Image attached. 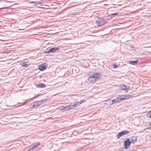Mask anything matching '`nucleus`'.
I'll return each mask as SVG.
<instances>
[{
  "mask_svg": "<svg viewBox=\"0 0 151 151\" xmlns=\"http://www.w3.org/2000/svg\"><path fill=\"white\" fill-rule=\"evenodd\" d=\"M131 139V141H130V144L134 143L135 142V141L134 140L132 139Z\"/></svg>",
  "mask_w": 151,
  "mask_h": 151,
  "instance_id": "nucleus-29",
  "label": "nucleus"
},
{
  "mask_svg": "<svg viewBox=\"0 0 151 151\" xmlns=\"http://www.w3.org/2000/svg\"><path fill=\"white\" fill-rule=\"evenodd\" d=\"M88 80L91 83H95V82L96 81V79H95L93 78L92 76L89 77Z\"/></svg>",
  "mask_w": 151,
  "mask_h": 151,
  "instance_id": "nucleus-12",
  "label": "nucleus"
},
{
  "mask_svg": "<svg viewBox=\"0 0 151 151\" xmlns=\"http://www.w3.org/2000/svg\"><path fill=\"white\" fill-rule=\"evenodd\" d=\"M118 14H119L118 13H115L112 14L111 15H109V16H110V17H111V19L112 18V16L117 15Z\"/></svg>",
  "mask_w": 151,
  "mask_h": 151,
  "instance_id": "nucleus-22",
  "label": "nucleus"
},
{
  "mask_svg": "<svg viewBox=\"0 0 151 151\" xmlns=\"http://www.w3.org/2000/svg\"><path fill=\"white\" fill-rule=\"evenodd\" d=\"M40 145V143L39 142L35 143V145L33 146L32 147L33 149L37 148L39 145Z\"/></svg>",
  "mask_w": 151,
  "mask_h": 151,
  "instance_id": "nucleus-17",
  "label": "nucleus"
},
{
  "mask_svg": "<svg viewBox=\"0 0 151 151\" xmlns=\"http://www.w3.org/2000/svg\"><path fill=\"white\" fill-rule=\"evenodd\" d=\"M125 96L124 95H119L118 96V97L119 99V100L120 102L121 101L126 100Z\"/></svg>",
  "mask_w": 151,
  "mask_h": 151,
  "instance_id": "nucleus-10",
  "label": "nucleus"
},
{
  "mask_svg": "<svg viewBox=\"0 0 151 151\" xmlns=\"http://www.w3.org/2000/svg\"><path fill=\"white\" fill-rule=\"evenodd\" d=\"M40 95V94H38V95H37V96H35V97H34L32 98V99H35V98H36L38 96H39V95Z\"/></svg>",
  "mask_w": 151,
  "mask_h": 151,
  "instance_id": "nucleus-35",
  "label": "nucleus"
},
{
  "mask_svg": "<svg viewBox=\"0 0 151 151\" xmlns=\"http://www.w3.org/2000/svg\"><path fill=\"white\" fill-rule=\"evenodd\" d=\"M126 99L128 100L129 98L132 97V96L129 95H124Z\"/></svg>",
  "mask_w": 151,
  "mask_h": 151,
  "instance_id": "nucleus-18",
  "label": "nucleus"
},
{
  "mask_svg": "<svg viewBox=\"0 0 151 151\" xmlns=\"http://www.w3.org/2000/svg\"><path fill=\"white\" fill-rule=\"evenodd\" d=\"M65 107V111H68L70 110L68 106H67Z\"/></svg>",
  "mask_w": 151,
  "mask_h": 151,
  "instance_id": "nucleus-25",
  "label": "nucleus"
},
{
  "mask_svg": "<svg viewBox=\"0 0 151 151\" xmlns=\"http://www.w3.org/2000/svg\"><path fill=\"white\" fill-rule=\"evenodd\" d=\"M132 47L133 48H134V47L133 46ZM131 48H132V47H131Z\"/></svg>",
  "mask_w": 151,
  "mask_h": 151,
  "instance_id": "nucleus-39",
  "label": "nucleus"
},
{
  "mask_svg": "<svg viewBox=\"0 0 151 151\" xmlns=\"http://www.w3.org/2000/svg\"><path fill=\"white\" fill-rule=\"evenodd\" d=\"M48 64L46 63H42L38 66V69L41 71L46 70L48 66Z\"/></svg>",
  "mask_w": 151,
  "mask_h": 151,
  "instance_id": "nucleus-2",
  "label": "nucleus"
},
{
  "mask_svg": "<svg viewBox=\"0 0 151 151\" xmlns=\"http://www.w3.org/2000/svg\"><path fill=\"white\" fill-rule=\"evenodd\" d=\"M47 99H44L41 100L39 101L40 102V103L41 104L44 101H46Z\"/></svg>",
  "mask_w": 151,
  "mask_h": 151,
  "instance_id": "nucleus-27",
  "label": "nucleus"
},
{
  "mask_svg": "<svg viewBox=\"0 0 151 151\" xmlns=\"http://www.w3.org/2000/svg\"><path fill=\"white\" fill-rule=\"evenodd\" d=\"M28 60L27 59H25L22 60V61H20V63L24 62H27V63L28 62Z\"/></svg>",
  "mask_w": 151,
  "mask_h": 151,
  "instance_id": "nucleus-23",
  "label": "nucleus"
},
{
  "mask_svg": "<svg viewBox=\"0 0 151 151\" xmlns=\"http://www.w3.org/2000/svg\"><path fill=\"white\" fill-rule=\"evenodd\" d=\"M121 89L122 90H123V91H125V92L126 93L129 90V89H128L127 88H121Z\"/></svg>",
  "mask_w": 151,
  "mask_h": 151,
  "instance_id": "nucleus-21",
  "label": "nucleus"
},
{
  "mask_svg": "<svg viewBox=\"0 0 151 151\" xmlns=\"http://www.w3.org/2000/svg\"><path fill=\"white\" fill-rule=\"evenodd\" d=\"M129 132L127 130H123L119 132L116 135L117 139H119L122 136L128 134Z\"/></svg>",
  "mask_w": 151,
  "mask_h": 151,
  "instance_id": "nucleus-4",
  "label": "nucleus"
},
{
  "mask_svg": "<svg viewBox=\"0 0 151 151\" xmlns=\"http://www.w3.org/2000/svg\"><path fill=\"white\" fill-rule=\"evenodd\" d=\"M101 74L100 73H96L93 74L92 76L93 78L95 79H96V81L101 77Z\"/></svg>",
  "mask_w": 151,
  "mask_h": 151,
  "instance_id": "nucleus-5",
  "label": "nucleus"
},
{
  "mask_svg": "<svg viewBox=\"0 0 151 151\" xmlns=\"http://www.w3.org/2000/svg\"><path fill=\"white\" fill-rule=\"evenodd\" d=\"M31 100V99H29V100Z\"/></svg>",
  "mask_w": 151,
  "mask_h": 151,
  "instance_id": "nucleus-40",
  "label": "nucleus"
},
{
  "mask_svg": "<svg viewBox=\"0 0 151 151\" xmlns=\"http://www.w3.org/2000/svg\"><path fill=\"white\" fill-rule=\"evenodd\" d=\"M86 101V100H81L79 102H80V104H82L84 102Z\"/></svg>",
  "mask_w": 151,
  "mask_h": 151,
  "instance_id": "nucleus-31",
  "label": "nucleus"
},
{
  "mask_svg": "<svg viewBox=\"0 0 151 151\" xmlns=\"http://www.w3.org/2000/svg\"><path fill=\"white\" fill-rule=\"evenodd\" d=\"M111 100L112 105H113L114 104H116L120 102L118 97H117V98L116 99H113Z\"/></svg>",
  "mask_w": 151,
  "mask_h": 151,
  "instance_id": "nucleus-13",
  "label": "nucleus"
},
{
  "mask_svg": "<svg viewBox=\"0 0 151 151\" xmlns=\"http://www.w3.org/2000/svg\"><path fill=\"white\" fill-rule=\"evenodd\" d=\"M27 101H28V100H27V101L24 102V103H25L26 102H27Z\"/></svg>",
  "mask_w": 151,
  "mask_h": 151,
  "instance_id": "nucleus-38",
  "label": "nucleus"
},
{
  "mask_svg": "<svg viewBox=\"0 0 151 151\" xmlns=\"http://www.w3.org/2000/svg\"><path fill=\"white\" fill-rule=\"evenodd\" d=\"M27 63V62L21 63L20 64V65L22 66V67H24L26 68H27L29 67L30 65V64H26Z\"/></svg>",
  "mask_w": 151,
  "mask_h": 151,
  "instance_id": "nucleus-11",
  "label": "nucleus"
},
{
  "mask_svg": "<svg viewBox=\"0 0 151 151\" xmlns=\"http://www.w3.org/2000/svg\"><path fill=\"white\" fill-rule=\"evenodd\" d=\"M74 104H75L76 105V107L78 106L79 105L81 104H80V102H75L74 103Z\"/></svg>",
  "mask_w": 151,
  "mask_h": 151,
  "instance_id": "nucleus-28",
  "label": "nucleus"
},
{
  "mask_svg": "<svg viewBox=\"0 0 151 151\" xmlns=\"http://www.w3.org/2000/svg\"><path fill=\"white\" fill-rule=\"evenodd\" d=\"M131 139H132L134 140L135 141V142L137 141V138L135 136H132L131 137Z\"/></svg>",
  "mask_w": 151,
  "mask_h": 151,
  "instance_id": "nucleus-26",
  "label": "nucleus"
},
{
  "mask_svg": "<svg viewBox=\"0 0 151 151\" xmlns=\"http://www.w3.org/2000/svg\"><path fill=\"white\" fill-rule=\"evenodd\" d=\"M138 60H137L135 61H130L129 63L132 65H135L138 62Z\"/></svg>",
  "mask_w": 151,
  "mask_h": 151,
  "instance_id": "nucleus-16",
  "label": "nucleus"
},
{
  "mask_svg": "<svg viewBox=\"0 0 151 151\" xmlns=\"http://www.w3.org/2000/svg\"><path fill=\"white\" fill-rule=\"evenodd\" d=\"M43 53L44 54H47V53H50V51L49 50V49L47 48V50L46 51H45L43 52Z\"/></svg>",
  "mask_w": 151,
  "mask_h": 151,
  "instance_id": "nucleus-19",
  "label": "nucleus"
},
{
  "mask_svg": "<svg viewBox=\"0 0 151 151\" xmlns=\"http://www.w3.org/2000/svg\"><path fill=\"white\" fill-rule=\"evenodd\" d=\"M34 104H33L32 106V108H35L39 106L41 104L40 103L39 101H35L33 103Z\"/></svg>",
  "mask_w": 151,
  "mask_h": 151,
  "instance_id": "nucleus-7",
  "label": "nucleus"
},
{
  "mask_svg": "<svg viewBox=\"0 0 151 151\" xmlns=\"http://www.w3.org/2000/svg\"><path fill=\"white\" fill-rule=\"evenodd\" d=\"M35 86L37 88H45L46 86V85L43 83H40L37 84L35 85Z\"/></svg>",
  "mask_w": 151,
  "mask_h": 151,
  "instance_id": "nucleus-6",
  "label": "nucleus"
},
{
  "mask_svg": "<svg viewBox=\"0 0 151 151\" xmlns=\"http://www.w3.org/2000/svg\"><path fill=\"white\" fill-rule=\"evenodd\" d=\"M124 139H126L124 142V148L125 150H127L129 147L130 144V139L129 138H125Z\"/></svg>",
  "mask_w": 151,
  "mask_h": 151,
  "instance_id": "nucleus-3",
  "label": "nucleus"
},
{
  "mask_svg": "<svg viewBox=\"0 0 151 151\" xmlns=\"http://www.w3.org/2000/svg\"><path fill=\"white\" fill-rule=\"evenodd\" d=\"M60 48L58 47H54L49 48L51 53H54L56 51L59 50Z\"/></svg>",
  "mask_w": 151,
  "mask_h": 151,
  "instance_id": "nucleus-8",
  "label": "nucleus"
},
{
  "mask_svg": "<svg viewBox=\"0 0 151 151\" xmlns=\"http://www.w3.org/2000/svg\"><path fill=\"white\" fill-rule=\"evenodd\" d=\"M122 86H123L124 87H125V88H127V86H126L125 85H124L123 84H122V85H121V87L122 88Z\"/></svg>",
  "mask_w": 151,
  "mask_h": 151,
  "instance_id": "nucleus-34",
  "label": "nucleus"
},
{
  "mask_svg": "<svg viewBox=\"0 0 151 151\" xmlns=\"http://www.w3.org/2000/svg\"><path fill=\"white\" fill-rule=\"evenodd\" d=\"M111 19L110 16L99 17L96 20V23L98 27L102 26L107 24L108 22Z\"/></svg>",
  "mask_w": 151,
  "mask_h": 151,
  "instance_id": "nucleus-1",
  "label": "nucleus"
},
{
  "mask_svg": "<svg viewBox=\"0 0 151 151\" xmlns=\"http://www.w3.org/2000/svg\"><path fill=\"white\" fill-rule=\"evenodd\" d=\"M118 67V65L116 64H113V68H116Z\"/></svg>",
  "mask_w": 151,
  "mask_h": 151,
  "instance_id": "nucleus-30",
  "label": "nucleus"
},
{
  "mask_svg": "<svg viewBox=\"0 0 151 151\" xmlns=\"http://www.w3.org/2000/svg\"><path fill=\"white\" fill-rule=\"evenodd\" d=\"M147 116L148 118L151 119V110L147 113Z\"/></svg>",
  "mask_w": 151,
  "mask_h": 151,
  "instance_id": "nucleus-20",
  "label": "nucleus"
},
{
  "mask_svg": "<svg viewBox=\"0 0 151 151\" xmlns=\"http://www.w3.org/2000/svg\"><path fill=\"white\" fill-rule=\"evenodd\" d=\"M61 110L65 111V107H63L62 109H60Z\"/></svg>",
  "mask_w": 151,
  "mask_h": 151,
  "instance_id": "nucleus-36",
  "label": "nucleus"
},
{
  "mask_svg": "<svg viewBox=\"0 0 151 151\" xmlns=\"http://www.w3.org/2000/svg\"><path fill=\"white\" fill-rule=\"evenodd\" d=\"M4 1L2 0H0V4H4Z\"/></svg>",
  "mask_w": 151,
  "mask_h": 151,
  "instance_id": "nucleus-32",
  "label": "nucleus"
},
{
  "mask_svg": "<svg viewBox=\"0 0 151 151\" xmlns=\"http://www.w3.org/2000/svg\"><path fill=\"white\" fill-rule=\"evenodd\" d=\"M148 124L147 125L148 129H151V122L148 123Z\"/></svg>",
  "mask_w": 151,
  "mask_h": 151,
  "instance_id": "nucleus-24",
  "label": "nucleus"
},
{
  "mask_svg": "<svg viewBox=\"0 0 151 151\" xmlns=\"http://www.w3.org/2000/svg\"><path fill=\"white\" fill-rule=\"evenodd\" d=\"M33 150V148L32 147V148H29L28 149L27 151H32Z\"/></svg>",
  "mask_w": 151,
  "mask_h": 151,
  "instance_id": "nucleus-33",
  "label": "nucleus"
},
{
  "mask_svg": "<svg viewBox=\"0 0 151 151\" xmlns=\"http://www.w3.org/2000/svg\"><path fill=\"white\" fill-rule=\"evenodd\" d=\"M104 101L105 102V103H104V104L107 106L112 105L111 100L110 99Z\"/></svg>",
  "mask_w": 151,
  "mask_h": 151,
  "instance_id": "nucleus-9",
  "label": "nucleus"
},
{
  "mask_svg": "<svg viewBox=\"0 0 151 151\" xmlns=\"http://www.w3.org/2000/svg\"><path fill=\"white\" fill-rule=\"evenodd\" d=\"M29 3L30 4H34V5H39V4H43L42 3H41L39 1H31L29 2Z\"/></svg>",
  "mask_w": 151,
  "mask_h": 151,
  "instance_id": "nucleus-14",
  "label": "nucleus"
},
{
  "mask_svg": "<svg viewBox=\"0 0 151 151\" xmlns=\"http://www.w3.org/2000/svg\"><path fill=\"white\" fill-rule=\"evenodd\" d=\"M4 9V8H0V9Z\"/></svg>",
  "mask_w": 151,
  "mask_h": 151,
  "instance_id": "nucleus-37",
  "label": "nucleus"
},
{
  "mask_svg": "<svg viewBox=\"0 0 151 151\" xmlns=\"http://www.w3.org/2000/svg\"><path fill=\"white\" fill-rule=\"evenodd\" d=\"M68 106L70 110L75 109L76 107V105L74 103H72Z\"/></svg>",
  "mask_w": 151,
  "mask_h": 151,
  "instance_id": "nucleus-15",
  "label": "nucleus"
}]
</instances>
